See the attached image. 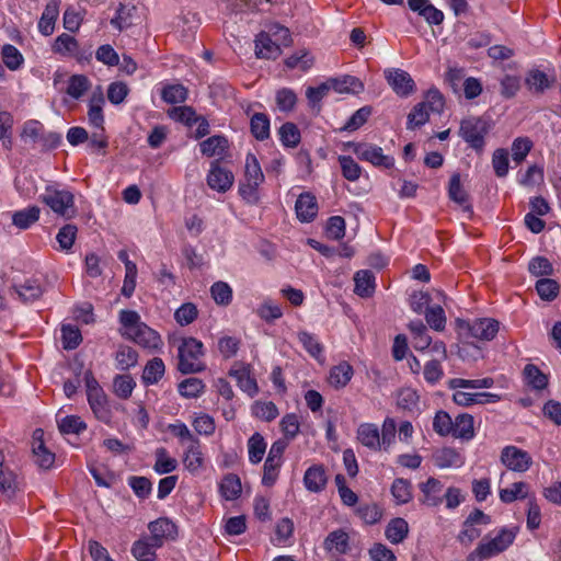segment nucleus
Here are the masks:
<instances>
[{
  "instance_id": "obj_1",
  "label": "nucleus",
  "mask_w": 561,
  "mask_h": 561,
  "mask_svg": "<svg viewBox=\"0 0 561 561\" xmlns=\"http://www.w3.org/2000/svg\"><path fill=\"white\" fill-rule=\"evenodd\" d=\"M203 343L195 337L183 339L179 346L178 368L182 374H195L205 369V364L201 360Z\"/></svg>"
},
{
  "instance_id": "obj_2",
  "label": "nucleus",
  "mask_w": 561,
  "mask_h": 561,
  "mask_svg": "<svg viewBox=\"0 0 561 561\" xmlns=\"http://www.w3.org/2000/svg\"><path fill=\"white\" fill-rule=\"evenodd\" d=\"M396 436V423H382L381 434L375 423H360L357 430L358 440L366 447L378 449L389 446Z\"/></svg>"
},
{
  "instance_id": "obj_3",
  "label": "nucleus",
  "mask_w": 561,
  "mask_h": 561,
  "mask_svg": "<svg viewBox=\"0 0 561 561\" xmlns=\"http://www.w3.org/2000/svg\"><path fill=\"white\" fill-rule=\"evenodd\" d=\"M41 201L54 213L67 219L72 218L76 214L75 196L69 191L47 186L45 193L41 195Z\"/></svg>"
},
{
  "instance_id": "obj_4",
  "label": "nucleus",
  "mask_w": 561,
  "mask_h": 561,
  "mask_svg": "<svg viewBox=\"0 0 561 561\" xmlns=\"http://www.w3.org/2000/svg\"><path fill=\"white\" fill-rule=\"evenodd\" d=\"M344 147L352 149L359 160L370 162L375 167L391 169L394 165V159L383 154L382 148L376 145L348 141Z\"/></svg>"
},
{
  "instance_id": "obj_5",
  "label": "nucleus",
  "mask_w": 561,
  "mask_h": 561,
  "mask_svg": "<svg viewBox=\"0 0 561 561\" xmlns=\"http://www.w3.org/2000/svg\"><path fill=\"white\" fill-rule=\"evenodd\" d=\"M489 129L490 126L484 119L469 117L461 121L459 135L472 149L482 151L485 145L484 137Z\"/></svg>"
},
{
  "instance_id": "obj_6",
  "label": "nucleus",
  "mask_w": 561,
  "mask_h": 561,
  "mask_svg": "<svg viewBox=\"0 0 561 561\" xmlns=\"http://www.w3.org/2000/svg\"><path fill=\"white\" fill-rule=\"evenodd\" d=\"M46 443L44 431L36 428L31 442L32 457L38 468L44 470L50 469L55 462V453L47 447Z\"/></svg>"
},
{
  "instance_id": "obj_7",
  "label": "nucleus",
  "mask_w": 561,
  "mask_h": 561,
  "mask_svg": "<svg viewBox=\"0 0 561 561\" xmlns=\"http://www.w3.org/2000/svg\"><path fill=\"white\" fill-rule=\"evenodd\" d=\"M385 78L392 90L402 98L414 93L415 82L409 72L399 68H389L385 70Z\"/></svg>"
},
{
  "instance_id": "obj_8",
  "label": "nucleus",
  "mask_w": 561,
  "mask_h": 561,
  "mask_svg": "<svg viewBox=\"0 0 561 561\" xmlns=\"http://www.w3.org/2000/svg\"><path fill=\"white\" fill-rule=\"evenodd\" d=\"M501 461L507 469L516 472L527 471L533 463L530 455L515 446H506L502 449Z\"/></svg>"
},
{
  "instance_id": "obj_9",
  "label": "nucleus",
  "mask_w": 561,
  "mask_h": 561,
  "mask_svg": "<svg viewBox=\"0 0 561 561\" xmlns=\"http://www.w3.org/2000/svg\"><path fill=\"white\" fill-rule=\"evenodd\" d=\"M51 49L57 55L75 57L78 61L88 60L91 57V51H81L78 41L67 33L56 37Z\"/></svg>"
},
{
  "instance_id": "obj_10",
  "label": "nucleus",
  "mask_w": 561,
  "mask_h": 561,
  "mask_svg": "<svg viewBox=\"0 0 561 561\" xmlns=\"http://www.w3.org/2000/svg\"><path fill=\"white\" fill-rule=\"evenodd\" d=\"M458 323L460 327H466L472 337L482 341L493 340L499 332V322L490 318L476 319L471 323L458 320Z\"/></svg>"
},
{
  "instance_id": "obj_11",
  "label": "nucleus",
  "mask_w": 561,
  "mask_h": 561,
  "mask_svg": "<svg viewBox=\"0 0 561 561\" xmlns=\"http://www.w3.org/2000/svg\"><path fill=\"white\" fill-rule=\"evenodd\" d=\"M233 181V173L222 168L218 160L210 163V170L207 174V184L211 190L226 193L231 188Z\"/></svg>"
},
{
  "instance_id": "obj_12",
  "label": "nucleus",
  "mask_w": 561,
  "mask_h": 561,
  "mask_svg": "<svg viewBox=\"0 0 561 561\" xmlns=\"http://www.w3.org/2000/svg\"><path fill=\"white\" fill-rule=\"evenodd\" d=\"M10 290L11 295H16V298L23 304H31L38 300L44 293L41 283L34 278L26 279L20 285H12Z\"/></svg>"
},
{
  "instance_id": "obj_13",
  "label": "nucleus",
  "mask_w": 561,
  "mask_h": 561,
  "mask_svg": "<svg viewBox=\"0 0 561 561\" xmlns=\"http://www.w3.org/2000/svg\"><path fill=\"white\" fill-rule=\"evenodd\" d=\"M409 8L416 12L430 25H439L444 21L443 11L435 8L430 0H408Z\"/></svg>"
},
{
  "instance_id": "obj_14",
  "label": "nucleus",
  "mask_w": 561,
  "mask_h": 561,
  "mask_svg": "<svg viewBox=\"0 0 561 561\" xmlns=\"http://www.w3.org/2000/svg\"><path fill=\"white\" fill-rule=\"evenodd\" d=\"M125 337L145 348H158L161 344L160 335L145 323L138 325Z\"/></svg>"
},
{
  "instance_id": "obj_15",
  "label": "nucleus",
  "mask_w": 561,
  "mask_h": 561,
  "mask_svg": "<svg viewBox=\"0 0 561 561\" xmlns=\"http://www.w3.org/2000/svg\"><path fill=\"white\" fill-rule=\"evenodd\" d=\"M435 432L442 436L470 440L474 436L473 423H433Z\"/></svg>"
},
{
  "instance_id": "obj_16",
  "label": "nucleus",
  "mask_w": 561,
  "mask_h": 561,
  "mask_svg": "<svg viewBox=\"0 0 561 561\" xmlns=\"http://www.w3.org/2000/svg\"><path fill=\"white\" fill-rule=\"evenodd\" d=\"M295 210L297 218L300 221H312L318 214V203L316 196L309 192L300 194L296 201Z\"/></svg>"
},
{
  "instance_id": "obj_17",
  "label": "nucleus",
  "mask_w": 561,
  "mask_h": 561,
  "mask_svg": "<svg viewBox=\"0 0 561 561\" xmlns=\"http://www.w3.org/2000/svg\"><path fill=\"white\" fill-rule=\"evenodd\" d=\"M323 548L330 553L346 554L351 550L348 534L343 529L331 531L323 541Z\"/></svg>"
},
{
  "instance_id": "obj_18",
  "label": "nucleus",
  "mask_w": 561,
  "mask_h": 561,
  "mask_svg": "<svg viewBox=\"0 0 561 561\" xmlns=\"http://www.w3.org/2000/svg\"><path fill=\"white\" fill-rule=\"evenodd\" d=\"M21 482L18 476L3 463V455L0 454V492L8 499H12L20 490Z\"/></svg>"
},
{
  "instance_id": "obj_19",
  "label": "nucleus",
  "mask_w": 561,
  "mask_h": 561,
  "mask_svg": "<svg viewBox=\"0 0 561 561\" xmlns=\"http://www.w3.org/2000/svg\"><path fill=\"white\" fill-rule=\"evenodd\" d=\"M254 42L257 58L276 59L280 55V47L271 38L270 33L261 32Z\"/></svg>"
},
{
  "instance_id": "obj_20",
  "label": "nucleus",
  "mask_w": 561,
  "mask_h": 561,
  "mask_svg": "<svg viewBox=\"0 0 561 561\" xmlns=\"http://www.w3.org/2000/svg\"><path fill=\"white\" fill-rule=\"evenodd\" d=\"M327 474L322 465H313L309 467L304 476V483L310 492H321L327 485Z\"/></svg>"
},
{
  "instance_id": "obj_21",
  "label": "nucleus",
  "mask_w": 561,
  "mask_h": 561,
  "mask_svg": "<svg viewBox=\"0 0 561 561\" xmlns=\"http://www.w3.org/2000/svg\"><path fill=\"white\" fill-rule=\"evenodd\" d=\"M448 196L453 202L462 206L463 211L472 213V206L468 203L469 195L461 184L459 173H454L449 180Z\"/></svg>"
},
{
  "instance_id": "obj_22",
  "label": "nucleus",
  "mask_w": 561,
  "mask_h": 561,
  "mask_svg": "<svg viewBox=\"0 0 561 561\" xmlns=\"http://www.w3.org/2000/svg\"><path fill=\"white\" fill-rule=\"evenodd\" d=\"M59 14V1L58 0H50L39 19L38 22V30L44 36H49L55 28V23Z\"/></svg>"
},
{
  "instance_id": "obj_23",
  "label": "nucleus",
  "mask_w": 561,
  "mask_h": 561,
  "mask_svg": "<svg viewBox=\"0 0 561 561\" xmlns=\"http://www.w3.org/2000/svg\"><path fill=\"white\" fill-rule=\"evenodd\" d=\"M105 103L104 95L102 91L94 92L89 101V111H88V119L89 123L95 127L103 130L104 124V114H103V105Z\"/></svg>"
},
{
  "instance_id": "obj_24",
  "label": "nucleus",
  "mask_w": 561,
  "mask_h": 561,
  "mask_svg": "<svg viewBox=\"0 0 561 561\" xmlns=\"http://www.w3.org/2000/svg\"><path fill=\"white\" fill-rule=\"evenodd\" d=\"M423 493L421 502L427 506H437L442 503L443 484L435 478H428L426 482L420 485Z\"/></svg>"
},
{
  "instance_id": "obj_25",
  "label": "nucleus",
  "mask_w": 561,
  "mask_h": 561,
  "mask_svg": "<svg viewBox=\"0 0 561 561\" xmlns=\"http://www.w3.org/2000/svg\"><path fill=\"white\" fill-rule=\"evenodd\" d=\"M355 283V294L363 298H368L373 296L375 291V275L371 271L362 270L355 273L354 275Z\"/></svg>"
},
{
  "instance_id": "obj_26",
  "label": "nucleus",
  "mask_w": 561,
  "mask_h": 561,
  "mask_svg": "<svg viewBox=\"0 0 561 561\" xmlns=\"http://www.w3.org/2000/svg\"><path fill=\"white\" fill-rule=\"evenodd\" d=\"M88 401L96 419L104 420L108 416L107 399L101 387H93L89 391Z\"/></svg>"
},
{
  "instance_id": "obj_27",
  "label": "nucleus",
  "mask_w": 561,
  "mask_h": 561,
  "mask_svg": "<svg viewBox=\"0 0 561 561\" xmlns=\"http://www.w3.org/2000/svg\"><path fill=\"white\" fill-rule=\"evenodd\" d=\"M409 534V524L402 517L392 518L385 530L386 538L393 545L401 543Z\"/></svg>"
},
{
  "instance_id": "obj_28",
  "label": "nucleus",
  "mask_w": 561,
  "mask_h": 561,
  "mask_svg": "<svg viewBox=\"0 0 561 561\" xmlns=\"http://www.w3.org/2000/svg\"><path fill=\"white\" fill-rule=\"evenodd\" d=\"M148 529L152 535H159L164 540H174L178 537L176 525L167 517H160L148 524Z\"/></svg>"
},
{
  "instance_id": "obj_29",
  "label": "nucleus",
  "mask_w": 561,
  "mask_h": 561,
  "mask_svg": "<svg viewBox=\"0 0 561 561\" xmlns=\"http://www.w3.org/2000/svg\"><path fill=\"white\" fill-rule=\"evenodd\" d=\"M136 12V5L131 3H119L116 15L111 20V24L118 31H123L134 24Z\"/></svg>"
},
{
  "instance_id": "obj_30",
  "label": "nucleus",
  "mask_w": 561,
  "mask_h": 561,
  "mask_svg": "<svg viewBox=\"0 0 561 561\" xmlns=\"http://www.w3.org/2000/svg\"><path fill=\"white\" fill-rule=\"evenodd\" d=\"M525 84L531 93L542 94L551 87V81L545 72L531 69L527 72Z\"/></svg>"
},
{
  "instance_id": "obj_31",
  "label": "nucleus",
  "mask_w": 561,
  "mask_h": 561,
  "mask_svg": "<svg viewBox=\"0 0 561 561\" xmlns=\"http://www.w3.org/2000/svg\"><path fill=\"white\" fill-rule=\"evenodd\" d=\"M328 81L331 85V89L339 93H359L364 90L363 82L353 76L332 78Z\"/></svg>"
},
{
  "instance_id": "obj_32",
  "label": "nucleus",
  "mask_w": 561,
  "mask_h": 561,
  "mask_svg": "<svg viewBox=\"0 0 561 561\" xmlns=\"http://www.w3.org/2000/svg\"><path fill=\"white\" fill-rule=\"evenodd\" d=\"M164 371L165 366L163 360L159 357H153L146 364L144 368L141 376L142 382L146 386L154 385L163 377Z\"/></svg>"
},
{
  "instance_id": "obj_33",
  "label": "nucleus",
  "mask_w": 561,
  "mask_h": 561,
  "mask_svg": "<svg viewBox=\"0 0 561 561\" xmlns=\"http://www.w3.org/2000/svg\"><path fill=\"white\" fill-rule=\"evenodd\" d=\"M41 209L37 206H31L18 210L12 215V224L19 229L25 230L39 219Z\"/></svg>"
},
{
  "instance_id": "obj_34",
  "label": "nucleus",
  "mask_w": 561,
  "mask_h": 561,
  "mask_svg": "<svg viewBox=\"0 0 561 561\" xmlns=\"http://www.w3.org/2000/svg\"><path fill=\"white\" fill-rule=\"evenodd\" d=\"M353 376V367L346 363L342 362L339 365L334 366L330 370L329 382L335 388L345 387Z\"/></svg>"
},
{
  "instance_id": "obj_35",
  "label": "nucleus",
  "mask_w": 561,
  "mask_h": 561,
  "mask_svg": "<svg viewBox=\"0 0 561 561\" xmlns=\"http://www.w3.org/2000/svg\"><path fill=\"white\" fill-rule=\"evenodd\" d=\"M201 152L206 157L220 156L228 148V140L225 136L215 135L199 144Z\"/></svg>"
},
{
  "instance_id": "obj_36",
  "label": "nucleus",
  "mask_w": 561,
  "mask_h": 561,
  "mask_svg": "<svg viewBox=\"0 0 561 561\" xmlns=\"http://www.w3.org/2000/svg\"><path fill=\"white\" fill-rule=\"evenodd\" d=\"M154 457L156 462L153 465V470L158 474H167L173 472L178 468V460L170 457L164 447L157 448Z\"/></svg>"
},
{
  "instance_id": "obj_37",
  "label": "nucleus",
  "mask_w": 561,
  "mask_h": 561,
  "mask_svg": "<svg viewBox=\"0 0 561 561\" xmlns=\"http://www.w3.org/2000/svg\"><path fill=\"white\" fill-rule=\"evenodd\" d=\"M250 129L257 140H265L270 137V118L264 113H255L250 121Z\"/></svg>"
},
{
  "instance_id": "obj_38",
  "label": "nucleus",
  "mask_w": 561,
  "mask_h": 561,
  "mask_svg": "<svg viewBox=\"0 0 561 561\" xmlns=\"http://www.w3.org/2000/svg\"><path fill=\"white\" fill-rule=\"evenodd\" d=\"M241 481L237 474L229 473L222 479L220 483V492L227 501H233L238 499L241 494Z\"/></svg>"
},
{
  "instance_id": "obj_39",
  "label": "nucleus",
  "mask_w": 561,
  "mask_h": 561,
  "mask_svg": "<svg viewBox=\"0 0 561 561\" xmlns=\"http://www.w3.org/2000/svg\"><path fill=\"white\" fill-rule=\"evenodd\" d=\"M434 463L438 468H449L461 463L460 455L449 447L442 448L433 455Z\"/></svg>"
},
{
  "instance_id": "obj_40",
  "label": "nucleus",
  "mask_w": 561,
  "mask_h": 561,
  "mask_svg": "<svg viewBox=\"0 0 561 561\" xmlns=\"http://www.w3.org/2000/svg\"><path fill=\"white\" fill-rule=\"evenodd\" d=\"M203 462L204 459L199 449L198 440H193L185 453L183 463L191 473H196L199 468H202Z\"/></svg>"
},
{
  "instance_id": "obj_41",
  "label": "nucleus",
  "mask_w": 561,
  "mask_h": 561,
  "mask_svg": "<svg viewBox=\"0 0 561 561\" xmlns=\"http://www.w3.org/2000/svg\"><path fill=\"white\" fill-rule=\"evenodd\" d=\"M244 180L252 182L254 185H261L264 181V174L261 165L253 153H248L244 167Z\"/></svg>"
},
{
  "instance_id": "obj_42",
  "label": "nucleus",
  "mask_w": 561,
  "mask_h": 561,
  "mask_svg": "<svg viewBox=\"0 0 561 561\" xmlns=\"http://www.w3.org/2000/svg\"><path fill=\"white\" fill-rule=\"evenodd\" d=\"M524 376L529 386L536 390H542L548 386V377L534 364H527Z\"/></svg>"
},
{
  "instance_id": "obj_43",
  "label": "nucleus",
  "mask_w": 561,
  "mask_h": 561,
  "mask_svg": "<svg viewBox=\"0 0 561 561\" xmlns=\"http://www.w3.org/2000/svg\"><path fill=\"white\" fill-rule=\"evenodd\" d=\"M1 57H2L4 65L11 71H15V70L20 69L24 62L23 55L20 53V50L15 46H13L11 44H5L2 46Z\"/></svg>"
},
{
  "instance_id": "obj_44",
  "label": "nucleus",
  "mask_w": 561,
  "mask_h": 561,
  "mask_svg": "<svg viewBox=\"0 0 561 561\" xmlns=\"http://www.w3.org/2000/svg\"><path fill=\"white\" fill-rule=\"evenodd\" d=\"M425 320L427 324L435 331L442 332L446 327V316L443 307L436 305L432 307H427L425 310Z\"/></svg>"
},
{
  "instance_id": "obj_45",
  "label": "nucleus",
  "mask_w": 561,
  "mask_h": 561,
  "mask_svg": "<svg viewBox=\"0 0 561 561\" xmlns=\"http://www.w3.org/2000/svg\"><path fill=\"white\" fill-rule=\"evenodd\" d=\"M278 134L280 141L285 147L295 148L300 142V131L298 127L291 122L283 124L278 130Z\"/></svg>"
},
{
  "instance_id": "obj_46",
  "label": "nucleus",
  "mask_w": 561,
  "mask_h": 561,
  "mask_svg": "<svg viewBox=\"0 0 561 561\" xmlns=\"http://www.w3.org/2000/svg\"><path fill=\"white\" fill-rule=\"evenodd\" d=\"M528 484L525 482H514L510 488L500 490V499L503 503H512L517 499L528 497Z\"/></svg>"
},
{
  "instance_id": "obj_47",
  "label": "nucleus",
  "mask_w": 561,
  "mask_h": 561,
  "mask_svg": "<svg viewBox=\"0 0 561 561\" xmlns=\"http://www.w3.org/2000/svg\"><path fill=\"white\" fill-rule=\"evenodd\" d=\"M90 88V81L84 75H72L69 78L67 94L78 100L80 99Z\"/></svg>"
},
{
  "instance_id": "obj_48",
  "label": "nucleus",
  "mask_w": 561,
  "mask_h": 561,
  "mask_svg": "<svg viewBox=\"0 0 561 561\" xmlns=\"http://www.w3.org/2000/svg\"><path fill=\"white\" fill-rule=\"evenodd\" d=\"M494 385L493 378L485 377L482 379H463L453 378L448 381L450 389L467 388V389H479V388H491Z\"/></svg>"
},
{
  "instance_id": "obj_49",
  "label": "nucleus",
  "mask_w": 561,
  "mask_h": 561,
  "mask_svg": "<svg viewBox=\"0 0 561 561\" xmlns=\"http://www.w3.org/2000/svg\"><path fill=\"white\" fill-rule=\"evenodd\" d=\"M61 339L65 350H75L82 342V335L79 328L72 324H62Z\"/></svg>"
},
{
  "instance_id": "obj_50",
  "label": "nucleus",
  "mask_w": 561,
  "mask_h": 561,
  "mask_svg": "<svg viewBox=\"0 0 561 561\" xmlns=\"http://www.w3.org/2000/svg\"><path fill=\"white\" fill-rule=\"evenodd\" d=\"M339 162L342 170V175L351 181H357L362 175L360 165L351 156H340Z\"/></svg>"
},
{
  "instance_id": "obj_51",
  "label": "nucleus",
  "mask_w": 561,
  "mask_h": 561,
  "mask_svg": "<svg viewBox=\"0 0 561 561\" xmlns=\"http://www.w3.org/2000/svg\"><path fill=\"white\" fill-rule=\"evenodd\" d=\"M237 378L238 386L249 396L253 397L257 393L259 388L256 380L250 376V371L247 368H241L231 373Z\"/></svg>"
},
{
  "instance_id": "obj_52",
  "label": "nucleus",
  "mask_w": 561,
  "mask_h": 561,
  "mask_svg": "<svg viewBox=\"0 0 561 561\" xmlns=\"http://www.w3.org/2000/svg\"><path fill=\"white\" fill-rule=\"evenodd\" d=\"M559 289L558 282L552 278H540L536 283L539 297L547 301L553 300L558 296Z\"/></svg>"
},
{
  "instance_id": "obj_53",
  "label": "nucleus",
  "mask_w": 561,
  "mask_h": 561,
  "mask_svg": "<svg viewBox=\"0 0 561 561\" xmlns=\"http://www.w3.org/2000/svg\"><path fill=\"white\" fill-rule=\"evenodd\" d=\"M391 493L398 504H405L412 499L411 483L409 480L398 478L392 482Z\"/></svg>"
},
{
  "instance_id": "obj_54",
  "label": "nucleus",
  "mask_w": 561,
  "mask_h": 561,
  "mask_svg": "<svg viewBox=\"0 0 561 561\" xmlns=\"http://www.w3.org/2000/svg\"><path fill=\"white\" fill-rule=\"evenodd\" d=\"M178 388L181 396L196 398L204 391L205 385L202 379L191 377L181 381Z\"/></svg>"
},
{
  "instance_id": "obj_55",
  "label": "nucleus",
  "mask_w": 561,
  "mask_h": 561,
  "mask_svg": "<svg viewBox=\"0 0 561 561\" xmlns=\"http://www.w3.org/2000/svg\"><path fill=\"white\" fill-rule=\"evenodd\" d=\"M252 415L261 421H273L278 415V410L272 401H256L252 405Z\"/></svg>"
},
{
  "instance_id": "obj_56",
  "label": "nucleus",
  "mask_w": 561,
  "mask_h": 561,
  "mask_svg": "<svg viewBox=\"0 0 561 561\" xmlns=\"http://www.w3.org/2000/svg\"><path fill=\"white\" fill-rule=\"evenodd\" d=\"M430 118L425 102L417 103L408 115V129H414L424 125Z\"/></svg>"
},
{
  "instance_id": "obj_57",
  "label": "nucleus",
  "mask_w": 561,
  "mask_h": 561,
  "mask_svg": "<svg viewBox=\"0 0 561 561\" xmlns=\"http://www.w3.org/2000/svg\"><path fill=\"white\" fill-rule=\"evenodd\" d=\"M256 314L262 320L272 322L282 318L283 310L279 305L274 304L271 299H266L257 307Z\"/></svg>"
},
{
  "instance_id": "obj_58",
  "label": "nucleus",
  "mask_w": 561,
  "mask_h": 561,
  "mask_svg": "<svg viewBox=\"0 0 561 561\" xmlns=\"http://www.w3.org/2000/svg\"><path fill=\"white\" fill-rule=\"evenodd\" d=\"M285 65L289 69L300 68L302 71L308 70L313 65V57L306 49H301L285 60Z\"/></svg>"
},
{
  "instance_id": "obj_59",
  "label": "nucleus",
  "mask_w": 561,
  "mask_h": 561,
  "mask_svg": "<svg viewBox=\"0 0 561 561\" xmlns=\"http://www.w3.org/2000/svg\"><path fill=\"white\" fill-rule=\"evenodd\" d=\"M115 359L119 369L127 370L137 364L138 354L130 346L122 345L116 353Z\"/></svg>"
},
{
  "instance_id": "obj_60",
  "label": "nucleus",
  "mask_w": 561,
  "mask_h": 561,
  "mask_svg": "<svg viewBox=\"0 0 561 561\" xmlns=\"http://www.w3.org/2000/svg\"><path fill=\"white\" fill-rule=\"evenodd\" d=\"M169 116L176 122H181L184 125L192 127L196 124L198 115L191 106H175L169 111Z\"/></svg>"
},
{
  "instance_id": "obj_61",
  "label": "nucleus",
  "mask_w": 561,
  "mask_h": 561,
  "mask_svg": "<svg viewBox=\"0 0 561 561\" xmlns=\"http://www.w3.org/2000/svg\"><path fill=\"white\" fill-rule=\"evenodd\" d=\"M266 449V444L261 434L254 433L249 439V459L252 463H259Z\"/></svg>"
},
{
  "instance_id": "obj_62",
  "label": "nucleus",
  "mask_w": 561,
  "mask_h": 561,
  "mask_svg": "<svg viewBox=\"0 0 561 561\" xmlns=\"http://www.w3.org/2000/svg\"><path fill=\"white\" fill-rule=\"evenodd\" d=\"M298 340L302 344L304 348L316 359H320L323 352V346L319 343L313 334L306 331L298 333Z\"/></svg>"
},
{
  "instance_id": "obj_63",
  "label": "nucleus",
  "mask_w": 561,
  "mask_h": 561,
  "mask_svg": "<svg viewBox=\"0 0 561 561\" xmlns=\"http://www.w3.org/2000/svg\"><path fill=\"white\" fill-rule=\"evenodd\" d=\"M210 294L217 305L228 306L232 300L231 287L221 280L213 284Z\"/></svg>"
},
{
  "instance_id": "obj_64",
  "label": "nucleus",
  "mask_w": 561,
  "mask_h": 561,
  "mask_svg": "<svg viewBox=\"0 0 561 561\" xmlns=\"http://www.w3.org/2000/svg\"><path fill=\"white\" fill-rule=\"evenodd\" d=\"M501 553L497 547L493 546V541L480 542L478 547L469 553L466 561H483L493 556Z\"/></svg>"
}]
</instances>
